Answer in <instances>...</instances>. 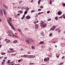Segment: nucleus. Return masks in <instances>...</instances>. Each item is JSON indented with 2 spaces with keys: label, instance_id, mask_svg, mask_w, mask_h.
Listing matches in <instances>:
<instances>
[{
  "label": "nucleus",
  "instance_id": "14",
  "mask_svg": "<svg viewBox=\"0 0 65 65\" xmlns=\"http://www.w3.org/2000/svg\"><path fill=\"white\" fill-rule=\"evenodd\" d=\"M23 12V11H19V12L20 13H22Z\"/></svg>",
  "mask_w": 65,
  "mask_h": 65
},
{
  "label": "nucleus",
  "instance_id": "35",
  "mask_svg": "<svg viewBox=\"0 0 65 65\" xmlns=\"http://www.w3.org/2000/svg\"><path fill=\"white\" fill-rule=\"evenodd\" d=\"M60 31H61V30L59 29V30L58 31V33H59V32H60Z\"/></svg>",
  "mask_w": 65,
  "mask_h": 65
},
{
  "label": "nucleus",
  "instance_id": "37",
  "mask_svg": "<svg viewBox=\"0 0 65 65\" xmlns=\"http://www.w3.org/2000/svg\"><path fill=\"white\" fill-rule=\"evenodd\" d=\"M36 21H35L34 22V23L35 24H36Z\"/></svg>",
  "mask_w": 65,
  "mask_h": 65
},
{
  "label": "nucleus",
  "instance_id": "32",
  "mask_svg": "<svg viewBox=\"0 0 65 65\" xmlns=\"http://www.w3.org/2000/svg\"><path fill=\"white\" fill-rule=\"evenodd\" d=\"M32 49H35V48H34V46H32Z\"/></svg>",
  "mask_w": 65,
  "mask_h": 65
},
{
  "label": "nucleus",
  "instance_id": "2",
  "mask_svg": "<svg viewBox=\"0 0 65 65\" xmlns=\"http://www.w3.org/2000/svg\"><path fill=\"white\" fill-rule=\"evenodd\" d=\"M49 59H50L49 58V57L45 58H44V61L46 62L47 61H49L48 60H49Z\"/></svg>",
  "mask_w": 65,
  "mask_h": 65
},
{
  "label": "nucleus",
  "instance_id": "5",
  "mask_svg": "<svg viewBox=\"0 0 65 65\" xmlns=\"http://www.w3.org/2000/svg\"><path fill=\"white\" fill-rule=\"evenodd\" d=\"M47 26V24H43L42 25V27L43 28H44L45 27Z\"/></svg>",
  "mask_w": 65,
  "mask_h": 65
},
{
  "label": "nucleus",
  "instance_id": "60",
  "mask_svg": "<svg viewBox=\"0 0 65 65\" xmlns=\"http://www.w3.org/2000/svg\"><path fill=\"white\" fill-rule=\"evenodd\" d=\"M7 57H5L4 59H7Z\"/></svg>",
  "mask_w": 65,
  "mask_h": 65
},
{
  "label": "nucleus",
  "instance_id": "3",
  "mask_svg": "<svg viewBox=\"0 0 65 65\" xmlns=\"http://www.w3.org/2000/svg\"><path fill=\"white\" fill-rule=\"evenodd\" d=\"M56 28V26H53L52 27V28H51L50 30H52H52L53 31H54V30H55V29Z\"/></svg>",
  "mask_w": 65,
  "mask_h": 65
},
{
  "label": "nucleus",
  "instance_id": "48",
  "mask_svg": "<svg viewBox=\"0 0 65 65\" xmlns=\"http://www.w3.org/2000/svg\"><path fill=\"white\" fill-rule=\"evenodd\" d=\"M58 30V29L57 28H56V29H55V31H57V30Z\"/></svg>",
  "mask_w": 65,
  "mask_h": 65
},
{
  "label": "nucleus",
  "instance_id": "20",
  "mask_svg": "<svg viewBox=\"0 0 65 65\" xmlns=\"http://www.w3.org/2000/svg\"><path fill=\"white\" fill-rule=\"evenodd\" d=\"M10 60H9L8 61V62H7V63L8 64H9V63H10Z\"/></svg>",
  "mask_w": 65,
  "mask_h": 65
},
{
  "label": "nucleus",
  "instance_id": "17",
  "mask_svg": "<svg viewBox=\"0 0 65 65\" xmlns=\"http://www.w3.org/2000/svg\"><path fill=\"white\" fill-rule=\"evenodd\" d=\"M28 40H29L30 41H32L33 40H32V39L31 38H28Z\"/></svg>",
  "mask_w": 65,
  "mask_h": 65
},
{
  "label": "nucleus",
  "instance_id": "61",
  "mask_svg": "<svg viewBox=\"0 0 65 65\" xmlns=\"http://www.w3.org/2000/svg\"><path fill=\"white\" fill-rule=\"evenodd\" d=\"M20 15V14L19 13L18 14H17V15Z\"/></svg>",
  "mask_w": 65,
  "mask_h": 65
},
{
  "label": "nucleus",
  "instance_id": "49",
  "mask_svg": "<svg viewBox=\"0 0 65 65\" xmlns=\"http://www.w3.org/2000/svg\"><path fill=\"white\" fill-rule=\"evenodd\" d=\"M18 8H21V7H18Z\"/></svg>",
  "mask_w": 65,
  "mask_h": 65
},
{
  "label": "nucleus",
  "instance_id": "52",
  "mask_svg": "<svg viewBox=\"0 0 65 65\" xmlns=\"http://www.w3.org/2000/svg\"><path fill=\"white\" fill-rule=\"evenodd\" d=\"M52 35V33H50V36H51Z\"/></svg>",
  "mask_w": 65,
  "mask_h": 65
},
{
  "label": "nucleus",
  "instance_id": "38",
  "mask_svg": "<svg viewBox=\"0 0 65 65\" xmlns=\"http://www.w3.org/2000/svg\"><path fill=\"white\" fill-rule=\"evenodd\" d=\"M63 63L62 62H61V63H60V65H62V64H63Z\"/></svg>",
  "mask_w": 65,
  "mask_h": 65
},
{
  "label": "nucleus",
  "instance_id": "62",
  "mask_svg": "<svg viewBox=\"0 0 65 65\" xmlns=\"http://www.w3.org/2000/svg\"><path fill=\"white\" fill-rule=\"evenodd\" d=\"M15 65H20V64H15Z\"/></svg>",
  "mask_w": 65,
  "mask_h": 65
},
{
  "label": "nucleus",
  "instance_id": "43",
  "mask_svg": "<svg viewBox=\"0 0 65 65\" xmlns=\"http://www.w3.org/2000/svg\"><path fill=\"white\" fill-rule=\"evenodd\" d=\"M50 11H48L47 12V13H50Z\"/></svg>",
  "mask_w": 65,
  "mask_h": 65
},
{
  "label": "nucleus",
  "instance_id": "4",
  "mask_svg": "<svg viewBox=\"0 0 65 65\" xmlns=\"http://www.w3.org/2000/svg\"><path fill=\"white\" fill-rule=\"evenodd\" d=\"M12 36L15 38H18V36L14 34H13L12 35Z\"/></svg>",
  "mask_w": 65,
  "mask_h": 65
},
{
  "label": "nucleus",
  "instance_id": "57",
  "mask_svg": "<svg viewBox=\"0 0 65 65\" xmlns=\"http://www.w3.org/2000/svg\"><path fill=\"white\" fill-rule=\"evenodd\" d=\"M63 6H65V4H63Z\"/></svg>",
  "mask_w": 65,
  "mask_h": 65
},
{
  "label": "nucleus",
  "instance_id": "10",
  "mask_svg": "<svg viewBox=\"0 0 65 65\" xmlns=\"http://www.w3.org/2000/svg\"><path fill=\"white\" fill-rule=\"evenodd\" d=\"M0 12L1 15H2V14H3V11L2 10H0Z\"/></svg>",
  "mask_w": 65,
  "mask_h": 65
},
{
  "label": "nucleus",
  "instance_id": "39",
  "mask_svg": "<svg viewBox=\"0 0 65 65\" xmlns=\"http://www.w3.org/2000/svg\"><path fill=\"white\" fill-rule=\"evenodd\" d=\"M31 12H34V10H32L31 11Z\"/></svg>",
  "mask_w": 65,
  "mask_h": 65
},
{
  "label": "nucleus",
  "instance_id": "8",
  "mask_svg": "<svg viewBox=\"0 0 65 65\" xmlns=\"http://www.w3.org/2000/svg\"><path fill=\"white\" fill-rule=\"evenodd\" d=\"M10 26L13 29H14V27L12 26V24H11L10 25Z\"/></svg>",
  "mask_w": 65,
  "mask_h": 65
},
{
  "label": "nucleus",
  "instance_id": "54",
  "mask_svg": "<svg viewBox=\"0 0 65 65\" xmlns=\"http://www.w3.org/2000/svg\"><path fill=\"white\" fill-rule=\"evenodd\" d=\"M25 14H24L23 16V17L24 18H25Z\"/></svg>",
  "mask_w": 65,
  "mask_h": 65
},
{
  "label": "nucleus",
  "instance_id": "28",
  "mask_svg": "<svg viewBox=\"0 0 65 65\" xmlns=\"http://www.w3.org/2000/svg\"><path fill=\"white\" fill-rule=\"evenodd\" d=\"M40 1H41L40 0H39V1H38V4H39V3H40Z\"/></svg>",
  "mask_w": 65,
  "mask_h": 65
},
{
  "label": "nucleus",
  "instance_id": "33",
  "mask_svg": "<svg viewBox=\"0 0 65 65\" xmlns=\"http://www.w3.org/2000/svg\"><path fill=\"white\" fill-rule=\"evenodd\" d=\"M3 12H6V11H5V9H3Z\"/></svg>",
  "mask_w": 65,
  "mask_h": 65
},
{
  "label": "nucleus",
  "instance_id": "11",
  "mask_svg": "<svg viewBox=\"0 0 65 65\" xmlns=\"http://www.w3.org/2000/svg\"><path fill=\"white\" fill-rule=\"evenodd\" d=\"M23 57H28V55H24L23 56Z\"/></svg>",
  "mask_w": 65,
  "mask_h": 65
},
{
  "label": "nucleus",
  "instance_id": "9",
  "mask_svg": "<svg viewBox=\"0 0 65 65\" xmlns=\"http://www.w3.org/2000/svg\"><path fill=\"white\" fill-rule=\"evenodd\" d=\"M26 41L27 43V44H30L31 43V42L30 41Z\"/></svg>",
  "mask_w": 65,
  "mask_h": 65
},
{
  "label": "nucleus",
  "instance_id": "41",
  "mask_svg": "<svg viewBox=\"0 0 65 65\" xmlns=\"http://www.w3.org/2000/svg\"><path fill=\"white\" fill-rule=\"evenodd\" d=\"M62 16L60 17H59V19H62Z\"/></svg>",
  "mask_w": 65,
  "mask_h": 65
},
{
  "label": "nucleus",
  "instance_id": "59",
  "mask_svg": "<svg viewBox=\"0 0 65 65\" xmlns=\"http://www.w3.org/2000/svg\"><path fill=\"white\" fill-rule=\"evenodd\" d=\"M65 16V14H63L62 15V16Z\"/></svg>",
  "mask_w": 65,
  "mask_h": 65
},
{
  "label": "nucleus",
  "instance_id": "45",
  "mask_svg": "<svg viewBox=\"0 0 65 65\" xmlns=\"http://www.w3.org/2000/svg\"><path fill=\"white\" fill-rule=\"evenodd\" d=\"M43 8V6H41V8Z\"/></svg>",
  "mask_w": 65,
  "mask_h": 65
},
{
  "label": "nucleus",
  "instance_id": "51",
  "mask_svg": "<svg viewBox=\"0 0 65 65\" xmlns=\"http://www.w3.org/2000/svg\"><path fill=\"white\" fill-rule=\"evenodd\" d=\"M5 41H8V39H5Z\"/></svg>",
  "mask_w": 65,
  "mask_h": 65
},
{
  "label": "nucleus",
  "instance_id": "21",
  "mask_svg": "<svg viewBox=\"0 0 65 65\" xmlns=\"http://www.w3.org/2000/svg\"><path fill=\"white\" fill-rule=\"evenodd\" d=\"M18 31H19V32H21V29H18Z\"/></svg>",
  "mask_w": 65,
  "mask_h": 65
},
{
  "label": "nucleus",
  "instance_id": "44",
  "mask_svg": "<svg viewBox=\"0 0 65 65\" xmlns=\"http://www.w3.org/2000/svg\"><path fill=\"white\" fill-rule=\"evenodd\" d=\"M41 14V13L39 12L38 13V15H39V14Z\"/></svg>",
  "mask_w": 65,
  "mask_h": 65
},
{
  "label": "nucleus",
  "instance_id": "23",
  "mask_svg": "<svg viewBox=\"0 0 65 65\" xmlns=\"http://www.w3.org/2000/svg\"><path fill=\"white\" fill-rule=\"evenodd\" d=\"M18 42V41H14L13 42V43H17Z\"/></svg>",
  "mask_w": 65,
  "mask_h": 65
},
{
  "label": "nucleus",
  "instance_id": "13",
  "mask_svg": "<svg viewBox=\"0 0 65 65\" xmlns=\"http://www.w3.org/2000/svg\"><path fill=\"white\" fill-rule=\"evenodd\" d=\"M23 59H19V60H18V62H20L22 61Z\"/></svg>",
  "mask_w": 65,
  "mask_h": 65
},
{
  "label": "nucleus",
  "instance_id": "58",
  "mask_svg": "<svg viewBox=\"0 0 65 65\" xmlns=\"http://www.w3.org/2000/svg\"><path fill=\"white\" fill-rule=\"evenodd\" d=\"M59 56H57V58H59Z\"/></svg>",
  "mask_w": 65,
  "mask_h": 65
},
{
  "label": "nucleus",
  "instance_id": "34",
  "mask_svg": "<svg viewBox=\"0 0 65 65\" xmlns=\"http://www.w3.org/2000/svg\"><path fill=\"white\" fill-rule=\"evenodd\" d=\"M44 43V42L43 41H41V44H43Z\"/></svg>",
  "mask_w": 65,
  "mask_h": 65
},
{
  "label": "nucleus",
  "instance_id": "26",
  "mask_svg": "<svg viewBox=\"0 0 65 65\" xmlns=\"http://www.w3.org/2000/svg\"><path fill=\"white\" fill-rule=\"evenodd\" d=\"M55 19L56 20H58V17H56L55 18Z\"/></svg>",
  "mask_w": 65,
  "mask_h": 65
},
{
  "label": "nucleus",
  "instance_id": "42",
  "mask_svg": "<svg viewBox=\"0 0 65 65\" xmlns=\"http://www.w3.org/2000/svg\"><path fill=\"white\" fill-rule=\"evenodd\" d=\"M4 62H2V64L3 65V64H4Z\"/></svg>",
  "mask_w": 65,
  "mask_h": 65
},
{
  "label": "nucleus",
  "instance_id": "16",
  "mask_svg": "<svg viewBox=\"0 0 65 65\" xmlns=\"http://www.w3.org/2000/svg\"><path fill=\"white\" fill-rule=\"evenodd\" d=\"M9 32H10V33H11V34H12V31L11 30H9Z\"/></svg>",
  "mask_w": 65,
  "mask_h": 65
},
{
  "label": "nucleus",
  "instance_id": "47",
  "mask_svg": "<svg viewBox=\"0 0 65 65\" xmlns=\"http://www.w3.org/2000/svg\"><path fill=\"white\" fill-rule=\"evenodd\" d=\"M10 42V41H7V42H6V43H9V42Z\"/></svg>",
  "mask_w": 65,
  "mask_h": 65
},
{
  "label": "nucleus",
  "instance_id": "19",
  "mask_svg": "<svg viewBox=\"0 0 65 65\" xmlns=\"http://www.w3.org/2000/svg\"><path fill=\"white\" fill-rule=\"evenodd\" d=\"M27 13H28V12L27 11H25L24 14H27Z\"/></svg>",
  "mask_w": 65,
  "mask_h": 65
},
{
  "label": "nucleus",
  "instance_id": "1",
  "mask_svg": "<svg viewBox=\"0 0 65 65\" xmlns=\"http://www.w3.org/2000/svg\"><path fill=\"white\" fill-rule=\"evenodd\" d=\"M9 25H10L12 24L11 23V22H12V19L10 18H9L7 20Z\"/></svg>",
  "mask_w": 65,
  "mask_h": 65
},
{
  "label": "nucleus",
  "instance_id": "56",
  "mask_svg": "<svg viewBox=\"0 0 65 65\" xmlns=\"http://www.w3.org/2000/svg\"><path fill=\"white\" fill-rule=\"evenodd\" d=\"M38 10L39 11H40L41 10V9H39Z\"/></svg>",
  "mask_w": 65,
  "mask_h": 65
},
{
  "label": "nucleus",
  "instance_id": "40",
  "mask_svg": "<svg viewBox=\"0 0 65 65\" xmlns=\"http://www.w3.org/2000/svg\"><path fill=\"white\" fill-rule=\"evenodd\" d=\"M9 50H13V48H10L9 49Z\"/></svg>",
  "mask_w": 65,
  "mask_h": 65
},
{
  "label": "nucleus",
  "instance_id": "22",
  "mask_svg": "<svg viewBox=\"0 0 65 65\" xmlns=\"http://www.w3.org/2000/svg\"><path fill=\"white\" fill-rule=\"evenodd\" d=\"M58 14H59V15H60L61 14V12L60 11H59L58 12Z\"/></svg>",
  "mask_w": 65,
  "mask_h": 65
},
{
  "label": "nucleus",
  "instance_id": "31",
  "mask_svg": "<svg viewBox=\"0 0 65 65\" xmlns=\"http://www.w3.org/2000/svg\"><path fill=\"white\" fill-rule=\"evenodd\" d=\"M21 9L22 10L25 9V7H23Z\"/></svg>",
  "mask_w": 65,
  "mask_h": 65
},
{
  "label": "nucleus",
  "instance_id": "24",
  "mask_svg": "<svg viewBox=\"0 0 65 65\" xmlns=\"http://www.w3.org/2000/svg\"><path fill=\"white\" fill-rule=\"evenodd\" d=\"M35 64V63H30L29 64L31 65H34Z\"/></svg>",
  "mask_w": 65,
  "mask_h": 65
},
{
  "label": "nucleus",
  "instance_id": "25",
  "mask_svg": "<svg viewBox=\"0 0 65 65\" xmlns=\"http://www.w3.org/2000/svg\"><path fill=\"white\" fill-rule=\"evenodd\" d=\"M44 23V22H43V21H41V24H43Z\"/></svg>",
  "mask_w": 65,
  "mask_h": 65
},
{
  "label": "nucleus",
  "instance_id": "15",
  "mask_svg": "<svg viewBox=\"0 0 65 65\" xmlns=\"http://www.w3.org/2000/svg\"><path fill=\"white\" fill-rule=\"evenodd\" d=\"M4 7H5V8L6 9H8V7H7V6L5 5Z\"/></svg>",
  "mask_w": 65,
  "mask_h": 65
},
{
  "label": "nucleus",
  "instance_id": "27",
  "mask_svg": "<svg viewBox=\"0 0 65 65\" xmlns=\"http://www.w3.org/2000/svg\"><path fill=\"white\" fill-rule=\"evenodd\" d=\"M29 58H32V55H30L29 56Z\"/></svg>",
  "mask_w": 65,
  "mask_h": 65
},
{
  "label": "nucleus",
  "instance_id": "18",
  "mask_svg": "<svg viewBox=\"0 0 65 65\" xmlns=\"http://www.w3.org/2000/svg\"><path fill=\"white\" fill-rule=\"evenodd\" d=\"M26 10H27V11H29V8L27 7L26 8Z\"/></svg>",
  "mask_w": 65,
  "mask_h": 65
},
{
  "label": "nucleus",
  "instance_id": "7",
  "mask_svg": "<svg viewBox=\"0 0 65 65\" xmlns=\"http://www.w3.org/2000/svg\"><path fill=\"white\" fill-rule=\"evenodd\" d=\"M26 18L27 19H30V16H27L26 17Z\"/></svg>",
  "mask_w": 65,
  "mask_h": 65
},
{
  "label": "nucleus",
  "instance_id": "46",
  "mask_svg": "<svg viewBox=\"0 0 65 65\" xmlns=\"http://www.w3.org/2000/svg\"><path fill=\"white\" fill-rule=\"evenodd\" d=\"M13 63V61H12L11 62V63H10V64H11Z\"/></svg>",
  "mask_w": 65,
  "mask_h": 65
},
{
  "label": "nucleus",
  "instance_id": "12",
  "mask_svg": "<svg viewBox=\"0 0 65 65\" xmlns=\"http://www.w3.org/2000/svg\"><path fill=\"white\" fill-rule=\"evenodd\" d=\"M49 2L50 4H52V0H50L49 1Z\"/></svg>",
  "mask_w": 65,
  "mask_h": 65
},
{
  "label": "nucleus",
  "instance_id": "29",
  "mask_svg": "<svg viewBox=\"0 0 65 65\" xmlns=\"http://www.w3.org/2000/svg\"><path fill=\"white\" fill-rule=\"evenodd\" d=\"M4 14H5V15H6V14H7V13L6 12H4Z\"/></svg>",
  "mask_w": 65,
  "mask_h": 65
},
{
  "label": "nucleus",
  "instance_id": "36",
  "mask_svg": "<svg viewBox=\"0 0 65 65\" xmlns=\"http://www.w3.org/2000/svg\"><path fill=\"white\" fill-rule=\"evenodd\" d=\"M32 57L33 58H35V56H34L32 55Z\"/></svg>",
  "mask_w": 65,
  "mask_h": 65
},
{
  "label": "nucleus",
  "instance_id": "53",
  "mask_svg": "<svg viewBox=\"0 0 65 65\" xmlns=\"http://www.w3.org/2000/svg\"><path fill=\"white\" fill-rule=\"evenodd\" d=\"M12 53L14 52V50L12 51Z\"/></svg>",
  "mask_w": 65,
  "mask_h": 65
},
{
  "label": "nucleus",
  "instance_id": "30",
  "mask_svg": "<svg viewBox=\"0 0 65 65\" xmlns=\"http://www.w3.org/2000/svg\"><path fill=\"white\" fill-rule=\"evenodd\" d=\"M51 20V19H47V21H50Z\"/></svg>",
  "mask_w": 65,
  "mask_h": 65
},
{
  "label": "nucleus",
  "instance_id": "6",
  "mask_svg": "<svg viewBox=\"0 0 65 65\" xmlns=\"http://www.w3.org/2000/svg\"><path fill=\"white\" fill-rule=\"evenodd\" d=\"M38 27H39V26L37 24H36L35 25V29H37L38 28Z\"/></svg>",
  "mask_w": 65,
  "mask_h": 65
},
{
  "label": "nucleus",
  "instance_id": "55",
  "mask_svg": "<svg viewBox=\"0 0 65 65\" xmlns=\"http://www.w3.org/2000/svg\"><path fill=\"white\" fill-rule=\"evenodd\" d=\"M24 17H22L21 18L22 20H23V19H24Z\"/></svg>",
  "mask_w": 65,
  "mask_h": 65
},
{
  "label": "nucleus",
  "instance_id": "50",
  "mask_svg": "<svg viewBox=\"0 0 65 65\" xmlns=\"http://www.w3.org/2000/svg\"><path fill=\"white\" fill-rule=\"evenodd\" d=\"M44 46L43 45H42L41 46V47H42V48H43V47Z\"/></svg>",
  "mask_w": 65,
  "mask_h": 65
},
{
  "label": "nucleus",
  "instance_id": "64",
  "mask_svg": "<svg viewBox=\"0 0 65 65\" xmlns=\"http://www.w3.org/2000/svg\"><path fill=\"white\" fill-rule=\"evenodd\" d=\"M63 19H65V16H63Z\"/></svg>",
  "mask_w": 65,
  "mask_h": 65
},
{
  "label": "nucleus",
  "instance_id": "63",
  "mask_svg": "<svg viewBox=\"0 0 65 65\" xmlns=\"http://www.w3.org/2000/svg\"><path fill=\"white\" fill-rule=\"evenodd\" d=\"M14 63H13L11 64V65H14Z\"/></svg>",
  "mask_w": 65,
  "mask_h": 65
}]
</instances>
